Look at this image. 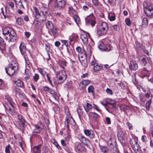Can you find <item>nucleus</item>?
<instances>
[{
  "label": "nucleus",
  "instance_id": "1",
  "mask_svg": "<svg viewBox=\"0 0 153 153\" xmlns=\"http://www.w3.org/2000/svg\"><path fill=\"white\" fill-rule=\"evenodd\" d=\"M18 67V64L16 61L12 62L7 68H5L6 73L10 76L12 75L15 73L16 71L17 70Z\"/></svg>",
  "mask_w": 153,
  "mask_h": 153
},
{
  "label": "nucleus",
  "instance_id": "2",
  "mask_svg": "<svg viewBox=\"0 0 153 153\" xmlns=\"http://www.w3.org/2000/svg\"><path fill=\"white\" fill-rule=\"evenodd\" d=\"M108 29V24L105 22L102 23L100 28L97 30V34L100 36L105 35Z\"/></svg>",
  "mask_w": 153,
  "mask_h": 153
},
{
  "label": "nucleus",
  "instance_id": "3",
  "mask_svg": "<svg viewBox=\"0 0 153 153\" xmlns=\"http://www.w3.org/2000/svg\"><path fill=\"white\" fill-rule=\"evenodd\" d=\"M66 111L68 113H67L65 120L64 121V126L65 127L67 128L68 130L69 129V124H71V125L74 126L75 125L76 123L73 118H72V119L71 120L69 119V118L70 113L69 112V110H67Z\"/></svg>",
  "mask_w": 153,
  "mask_h": 153
},
{
  "label": "nucleus",
  "instance_id": "4",
  "mask_svg": "<svg viewBox=\"0 0 153 153\" xmlns=\"http://www.w3.org/2000/svg\"><path fill=\"white\" fill-rule=\"evenodd\" d=\"M56 78L61 81L60 83H63L67 78L66 74L64 71H57L56 73Z\"/></svg>",
  "mask_w": 153,
  "mask_h": 153
},
{
  "label": "nucleus",
  "instance_id": "5",
  "mask_svg": "<svg viewBox=\"0 0 153 153\" xmlns=\"http://www.w3.org/2000/svg\"><path fill=\"white\" fill-rule=\"evenodd\" d=\"M17 117L19 122L22 125L21 126L20 125L17 126V128L19 129H20L22 132L23 133L25 130V123L26 121L23 117V116L21 114H18Z\"/></svg>",
  "mask_w": 153,
  "mask_h": 153
},
{
  "label": "nucleus",
  "instance_id": "6",
  "mask_svg": "<svg viewBox=\"0 0 153 153\" xmlns=\"http://www.w3.org/2000/svg\"><path fill=\"white\" fill-rule=\"evenodd\" d=\"M129 143L134 151L136 153L141 149V148L138 143L134 138L130 139Z\"/></svg>",
  "mask_w": 153,
  "mask_h": 153
},
{
  "label": "nucleus",
  "instance_id": "7",
  "mask_svg": "<svg viewBox=\"0 0 153 153\" xmlns=\"http://www.w3.org/2000/svg\"><path fill=\"white\" fill-rule=\"evenodd\" d=\"M86 23L88 25H91L92 26H94L96 23L95 18L93 15H90L88 16L85 19Z\"/></svg>",
  "mask_w": 153,
  "mask_h": 153
},
{
  "label": "nucleus",
  "instance_id": "8",
  "mask_svg": "<svg viewBox=\"0 0 153 153\" xmlns=\"http://www.w3.org/2000/svg\"><path fill=\"white\" fill-rule=\"evenodd\" d=\"M145 13L147 16H150L153 14V5L151 4L147 7H144Z\"/></svg>",
  "mask_w": 153,
  "mask_h": 153
},
{
  "label": "nucleus",
  "instance_id": "9",
  "mask_svg": "<svg viewBox=\"0 0 153 153\" xmlns=\"http://www.w3.org/2000/svg\"><path fill=\"white\" fill-rule=\"evenodd\" d=\"M65 3L66 0H56L55 6V7L61 9L64 7Z\"/></svg>",
  "mask_w": 153,
  "mask_h": 153
},
{
  "label": "nucleus",
  "instance_id": "10",
  "mask_svg": "<svg viewBox=\"0 0 153 153\" xmlns=\"http://www.w3.org/2000/svg\"><path fill=\"white\" fill-rule=\"evenodd\" d=\"M98 47L100 49L107 51L112 50V48L108 45H105L102 42H99Z\"/></svg>",
  "mask_w": 153,
  "mask_h": 153
},
{
  "label": "nucleus",
  "instance_id": "11",
  "mask_svg": "<svg viewBox=\"0 0 153 153\" xmlns=\"http://www.w3.org/2000/svg\"><path fill=\"white\" fill-rule=\"evenodd\" d=\"M91 65L92 66H93V69L95 71H100L102 67V66L94 60L91 61Z\"/></svg>",
  "mask_w": 153,
  "mask_h": 153
},
{
  "label": "nucleus",
  "instance_id": "12",
  "mask_svg": "<svg viewBox=\"0 0 153 153\" xmlns=\"http://www.w3.org/2000/svg\"><path fill=\"white\" fill-rule=\"evenodd\" d=\"M14 31V30L11 28L7 27L3 29V34L4 36L8 35L9 36Z\"/></svg>",
  "mask_w": 153,
  "mask_h": 153
},
{
  "label": "nucleus",
  "instance_id": "13",
  "mask_svg": "<svg viewBox=\"0 0 153 153\" xmlns=\"http://www.w3.org/2000/svg\"><path fill=\"white\" fill-rule=\"evenodd\" d=\"M79 140L82 143L86 145H88L90 144L89 140L83 136H80L79 137Z\"/></svg>",
  "mask_w": 153,
  "mask_h": 153
},
{
  "label": "nucleus",
  "instance_id": "14",
  "mask_svg": "<svg viewBox=\"0 0 153 153\" xmlns=\"http://www.w3.org/2000/svg\"><path fill=\"white\" fill-rule=\"evenodd\" d=\"M75 150L77 153L84 151L85 147L80 143L76 144L75 146Z\"/></svg>",
  "mask_w": 153,
  "mask_h": 153
},
{
  "label": "nucleus",
  "instance_id": "15",
  "mask_svg": "<svg viewBox=\"0 0 153 153\" xmlns=\"http://www.w3.org/2000/svg\"><path fill=\"white\" fill-rule=\"evenodd\" d=\"M52 34L54 38L57 37L59 35V30L55 26H53L50 29Z\"/></svg>",
  "mask_w": 153,
  "mask_h": 153
},
{
  "label": "nucleus",
  "instance_id": "16",
  "mask_svg": "<svg viewBox=\"0 0 153 153\" xmlns=\"http://www.w3.org/2000/svg\"><path fill=\"white\" fill-rule=\"evenodd\" d=\"M129 67L131 70L135 71L137 69L138 66L137 64L135 62L131 61Z\"/></svg>",
  "mask_w": 153,
  "mask_h": 153
},
{
  "label": "nucleus",
  "instance_id": "17",
  "mask_svg": "<svg viewBox=\"0 0 153 153\" xmlns=\"http://www.w3.org/2000/svg\"><path fill=\"white\" fill-rule=\"evenodd\" d=\"M9 38H8L7 37H6L5 39L7 40L9 39V41L11 42H14L16 41V34L14 31L9 36Z\"/></svg>",
  "mask_w": 153,
  "mask_h": 153
},
{
  "label": "nucleus",
  "instance_id": "18",
  "mask_svg": "<svg viewBox=\"0 0 153 153\" xmlns=\"http://www.w3.org/2000/svg\"><path fill=\"white\" fill-rule=\"evenodd\" d=\"M84 132L86 135L87 136H89L91 138H93L94 137V132L93 131L91 130H85Z\"/></svg>",
  "mask_w": 153,
  "mask_h": 153
},
{
  "label": "nucleus",
  "instance_id": "19",
  "mask_svg": "<svg viewBox=\"0 0 153 153\" xmlns=\"http://www.w3.org/2000/svg\"><path fill=\"white\" fill-rule=\"evenodd\" d=\"M6 45V43L4 42V39L0 37V50L3 53L5 50Z\"/></svg>",
  "mask_w": 153,
  "mask_h": 153
},
{
  "label": "nucleus",
  "instance_id": "20",
  "mask_svg": "<svg viewBox=\"0 0 153 153\" xmlns=\"http://www.w3.org/2000/svg\"><path fill=\"white\" fill-rule=\"evenodd\" d=\"M91 82L90 80H84L82 81L80 83L79 87L81 88L80 89H83L86 86L89 84Z\"/></svg>",
  "mask_w": 153,
  "mask_h": 153
},
{
  "label": "nucleus",
  "instance_id": "21",
  "mask_svg": "<svg viewBox=\"0 0 153 153\" xmlns=\"http://www.w3.org/2000/svg\"><path fill=\"white\" fill-rule=\"evenodd\" d=\"M5 98L6 100L8 101L9 104L12 107L14 108L16 106V105L15 103L12 101L11 97L9 96H6Z\"/></svg>",
  "mask_w": 153,
  "mask_h": 153
},
{
  "label": "nucleus",
  "instance_id": "22",
  "mask_svg": "<svg viewBox=\"0 0 153 153\" xmlns=\"http://www.w3.org/2000/svg\"><path fill=\"white\" fill-rule=\"evenodd\" d=\"M5 153H15V150L12 149L10 144L5 147Z\"/></svg>",
  "mask_w": 153,
  "mask_h": 153
},
{
  "label": "nucleus",
  "instance_id": "23",
  "mask_svg": "<svg viewBox=\"0 0 153 153\" xmlns=\"http://www.w3.org/2000/svg\"><path fill=\"white\" fill-rule=\"evenodd\" d=\"M19 49L21 54L24 55L26 51V48L24 45V43L22 42L19 46Z\"/></svg>",
  "mask_w": 153,
  "mask_h": 153
},
{
  "label": "nucleus",
  "instance_id": "24",
  "mask_svg": "<svg viewBox=\"0 0 153 153\" xmlns=\"http://www.w3.org/2000/svg\"><path fill=\"white\" fill-rule=\"evenodd\" d=\"M41 145L35 146L32 150L31 152L33 153H40V148L41 147Z\"/></svg>",
  "mask_w": 153,
  "mask_h": 153
},
{
  "label": "nucleus",
  "instance_id": "25",
  "mask_svg": "<svg viewBox=\"0 0 153 153\" xmlns=\"http://www.w3.org/2000/svg\"><path fill=\"white\" fill-rule=\"evenodd\" d=\"M80 38L84 43L86 44L87 43L88 38L86 34L85 33L81 34Z\"/></svg>",
  "mask_w": 153,
  "mask_h": 153
},
{
  "label": "nucleus",
  "instance_id": "26",
  "mask_svg": "<svg viewBox=\"0 0 153 153\" xmlns=\"http://www.w3.org/2000/svg\"><path fill=\"white\" fill-rule=\"evenodd\" d=\"M145 67L143 68V70L146 71L148 72H150L152 69L151 65L150 64V62H149L147 64L145 65Z\"/></svg>",
  "mask_w": 153,
  "mask_h": 153
},
{
  "label": "nucleus",
  "instance_id": "27",
  "mask_svg": "<svg viewBox=\"0 0 153 153\" xmlns=\"http://www.w3.org/2000/svg\"><path fill=\"white\" fill-rule=\"evenodd\" d=\"M149 62H151L149 59L146 57H143L141 60V63L144 65H145L146 64H147L149 63Z\"/></svg>",
  "mask_w": 153,
  "mask_h": 153
},
{
  "label": "nucleus",
  "instance_id": "28",
  "mask_svg": "<svg viewBox=\"0 0 153 153\" xmlns=\"http://www.w3.org/2000/svg\"><path fill=\"white\" fill-rule=\"evenodd\" d=\"M66 61L64 60H59V64L60 66L62 67L63 69L66 66Z\"/></svg>",
  "mask_w": 153,
  "mask_h": 153
},
{
  "label": "nucleus",
  "instance_id": "29",
  "mask_svg": "<svg viewBox=\"0 0 153 153\" xmlns=\"http://www.w3.org/2000/svg\"><path fill=\"white\" fill-rule=\"evenodd\" d=\"M34 126L35 128L33 132V134L39 133L41 130L40 127L37 125H34Z\"/></svg>",
  "mask_w": 153,
  "mask_h": 153
},
{
  "label": "nucleus",
  "instance_id": "30",
  "mask_svg": "<svg viewBox=\"0 0 153 153\" xmlns=\"http://www.w3.org/2000/svg\"><path fill=\"white\" fill-rule=\"evenodd\" d=\"M33 9L36 15H34L35 17L36 18H39L41 16V15L40 13L39 12L38 9L36 7H33Z\"/></svg>",
  "mask_w": 153,
  "mask_h": 153
},
{
  "label": "nucleus",
  "instance_id": "31",
  "mask_svg": "<svg viewBox=\"0 0 153 153\" xmlns=\"http://www.w3.org/2000/svg\"><path fill=\"white\" fill-rule=\"evenodd\" d=\"M148 25V20L147 18H143L142 21V26L143 27H146Z\"/></svg>",
  "mask_w": 153,
  "mask_h": 153
},
{
  "label": "nucleus",
  "instance_id": "32",
  "mask_svg": "<svg viewBox=\"0 0 153 153\" xmlns=\"http://www.w3.org/2000/svg\"><path fill=\"white\" fill-rule=\"evenodd\" d=\"M14 83L17 86L19 87H22L24 86L23 82L19 79L14 81Z\"/></svg>",
  "mask_w": 153,
  "mask_h": 153
},
{
  "label": "nucleus",
  "instance_id": "33",
  "mask_svg": "<svg viewBox=\"0 0 153 153\" xmlns=\"http://www.w3.org/2000/svg\"><path fill=\"white\" fill-rule=\"evenodd\" d=\"M6 110L11 115H13L15 113V111L14 109V108L12 109L10 108H7L5 106Z\"/></svg>",
  "mask_w": 153,
  "mask_h": 153
},
{
  "label": "nucleus",
  "instance_id": "34",
  "mask_svg": "<svg viewBox=\"0 0 153 153\" xmlns=\"http://www.w3.org/2000/svg\"><path fill=\"white\" fill-rule=\"evenodd\" d=\"M15 4H17L19 7L24 8V7L23 5L22 1L21 0H14Z\"/></svg>",
  "mask_w": 153,
  "mask_h": 153
},
{
  "label": "nucleus",
  "instance_id": "35",
  "mask_svg": "<svg viewBox=\"0 0 153 153\" xmlns=\"http://www.w3.org/2000/svg\"><path fill=\"white\" fill-rule=\"evenodd\" d=\"M87 54L85 53V54L84 55V60L83 61L80 62L82 65L84 66H85L87 65Z\"/></svg>",
  "mask_w": 153,
  "mask_h": 153
},
{
  "label": "nucleus",
  "instance_id": "36",
  "mask_svg": "<svg viewBox=\"0 0 153 153\" xmlns=\"http://www.w3.org/2000/svg\"><path fill=\"white\" fill-rule=\"evenodd\" d=\"M94 88L92 85H90L88 88V92L89 93H92L93 95H94Z\"/></svg>",
  "mask_w": 153,
  "mask_h": 153
},
{
  "label": "nucleus",
  "instance_id": "37",
  "mask_svg": "<svg viewBox=\"0 0 153 153\" xmlns=\"http://www.w3.org/2000/svg\"><path fill=\"white\" fill-rule=\"evenodd\" d=\"M61 41L63 43L64 45H65L67 47V52L68 53H69V50L68 49V46L70 45V42H68L66 40H61Z\"/></svg>",
  "mask_w": 153,
  "mask_h": 153
},
{
  "label": "nucleus",
  "instance_id": "38",
  "mask_svg": "<svg viewBox=\"0 0 153 153\" xmlns=\"http://www.w3.org/2000/svg\"><path fill=\"white\" fill-rule=\"evenodd\" d=\"M45 24L47 28L50 29H51L52 27L54 26L52 22L50 21H48Z\"/></svg>",
  "mask_w": 153,
  "mask_h": 153
},
{
  "label": "nucleus",
  "instance_id": "39",
  "mask_svg": "<svg viewBox=\"0 0 153 153\" xmlns=\"http://www.w3.org/2000/svg\"><path fill=\"white\" fill-rule=\"evenodd\" d=\"M114 145L115 146L113 147L111 151L114 153H118L119 151L117 147V144L115 142H114Z\"/></svg>",
  "mask_w": 153,
  "mask_h": 153
},
{
  "label": "nucleus",
  "instance_id": "40",
  "mask_svg": "<svg viewBox=\"0 0 153 153\" xmlns=\"http://www.w3.org/2000/svg\"><path fill=\"white\" fill-rule=\"evenodd\" d=\"M16 21L19 25H22L24 24L23 20L20 17L17 18L16 19Z\"/></svg>",
  "mask_w": 153,
  "mask_h": 153
},
{
  "label": "nucleus",
  "instance_id": "41",
  "mask_svg": "<svg viewBox=\"0 0 153 153\" xmlns=\"http://www.w3.org/2000/svg\"><path fill=\"white\" fill-rule=\"evenodd\" d=\"M91 116L94 119V120H96V119L98 118L99 117V115L97 113L92 112L91 113Z\"/></svg>",
  "mask_w": 153,
  "mask_h": 153
},
{
  "label": "nucleus",
  "instance_id": "42",
  "mask_svg": "<svg viewBox=\"0 0 153 153\" xmlns=\"http://www.w3.org/2000/svg\"><path fill=\"white\" fill-rule=\"evenodd\" d=\"M108 18L110 21H113L115 19V16L114 14H109L108 16Z\"/></svg>",
  "mask_w": 153,
  "mask_h": 153
},
{
  "label": "nucleus",
  "instance_id": "43",
  "mask_svg": "<svg viewBox=\"0 0 153 153\" xmlns=\"http://www.w3.org/2000/svg\"><path fill=\"white\" fill-rule=\"evenodd\" d=\"M74 19L77 24L79 23L80 19L79 17L77 15H75L74 16Z\"/></svg>",
  "mask_w": 153,
  "mask_h": 153
},
{
  "label": "nucleus",
  "instance_id": "44",
  "mask_svg": "<svg viewBox=\"0 0 153 153\" xmlns=\"http://www.w3.org/2000/svg\"><path fill=\"white\" fill-rule=\"evenodd\" d=\"M152 101V100L151 99L146 103V108L147 109H149V108L150 105Z\"/></svg>",
  "mask_w": 153,
  "mask_h": 153
},
{
  "label": "nucleus",
  "instance_id": "45",
  "mask_svg": "<svg viewBox=\"0 0 153 153\" xmlns=\"http://www.w3.org/2000/svg\"><path fill=\"white\" fill-rule=\"evenodd\" d=\"M91 6L90 3H88L86 5L83 6V9L85 11H87L89 7H91Z\"/></svg>",
  "mask_w": 153,
  "mask_h": 153
},
{
  "label": "nucleus",
  "instance_id": "46",
  "mask_svg": "<svg viewBox=\"0 0 153 153\" xmlns=\"http://www.w3.org/2000/svg\"><path fill=\"white\" fill-rule=\"evenodd\" d=\"M91 104L89 103H87L86 108L84 107V108L85 110V111L87 112H88L90 109L91 108Z\"/></svg>",
  "mask_w": 153,
  "mask_h": 153
},
{
  "label": "nucleus",
  "instance_id": "47",
  "mask_svg": "<svg viewBox=\"0 0 153 153\" xmlns=\"http://www.w3.org/2000/svg\"><path fill=\"white\" fill-rule=\"evenodd\" d=\"M39 71L40 73L43 76H44L45 74H47V72L42 68H40L39 69Z\"/></svg>",
  "mask_w": 153,
  "mask_h": 153
},
{
  "label": "nucleus",
  "instance_id": "48",
  "mask_svg": "<svg viewBox=\"0 0 153 153\" xmlns=\"http://www.w3.org/2000/svg\"><path fill=\"white\" fill-rule=\"evenodd\" d=\"M68 9V11L70 13H71L72 14H74L75 13V10L72 7H69Z\"/></svg>",
  "mask_w": 153,
  "mask_h": 153
},
{
  "label": "nucleus",
  "instance_id": "49",
  "mask_svg": "<svg viewBox=\"0 0 153 153\" xmlns=\"http://www.w3.org/2000/svg\"><path fill=\"white\" fill-rule=\"evenodd\" d=\"M102 152L105 153L108 150V149L105 146H102L100 148Z\"/></svg>",
  "mask_w": 153,
  "mask_h": 153
},
{
  "label": "nucleus",
  "instance_id": "50",
  "mask_svg": "<svg viewBox=\"0 0 153 153\" xmlns=\"http://www.w3.org/2000/svg\"><path fill=\"white\" fill-rule=\"evenodd\" d=\"M19 144L21 146L22 149L23 150V147L24 146L25 144L24 141L22 140H21L19 142Z\"/></svg>",
  "mask_w": 153,
  "mask_h": 153
},
{
  "label": "nucleus",
  "instance_id": "51",
  "mask_svg": "<svg viewBox=\"0 0 153 153\" xmlns=\"http://www.w3.org/2000/svg\"><path fill=\"white\" fill-rule=\"evenodd\" d=\"M84 54L82 55L81 53H80L78 55V58L80 62L83 61L84 60Z\"/></svg>",
  "mask_w": 153,
  "mask_h": 153
},
{
  "label": "nucleus",
  "instance_id": "52",
  "mask_svg": "<svg viewBox=\"0 0 153 153\" xmlns=\"http://www.w3.org/2000/svg\"><path fill=\"white\" fill-rule=\"evenodd\" d=\"M49 93L51 94L54 97V98L56 97V94L55 91L53 90L52 89H51V90L50 91Z\"/></svg>",
  "mask_w": 153,
  "mask_h": 153
},
{
  "label": "nucleus",
  "instance_id": "53",
  "mask_svg": "<svg viewBox=\"0 0 153 153\" xmlns=\"http://www.w3.org/2000/svg\"><path fill=\"white\" fill-rule=\"evenodd\" d=\"M46 76L47 77V78L48 81H49V82L50 83V84H51L52 86V82L50 79V74H47Z\"/></svg>",
  "mask_w": 153,
  "mask_h": 153
},
{
  "label": "nucleus",
  "instance_id": "54",
  "mask_svg": "<svg viewBox=\"0 0 153 153\" xmlns=\"http://www.w3.org/2000/svg\"><path fill=\"white\" fill-rule=\"evenodd\" d=\"M33 79L35 81H37L39 79V76L38 74H35L33 76Z\"/></svg>",
  "mask_w": 153,
  "mask_h": 153
},
{
  "label": "nucleus",
  "instance_id": "55",
  "mask_svg": "<svg viewBox=\"0 0 153 153\" xmlns=\"http://www.w3.org/2000/svg\"><path fill=\"white\" fill-rule=\"evenodd\" d=\"M106 92L108 94L110 95H112L113 94L112 91L109 88H107L106 89Z\"/></svg>",
  "mask_w": 153,
  "mask_h": 153
},
{
  "label": "nucleus",
  "instance_id": "56",
  "mask_svg": "<svg viewBox=\"0 0 153 153\" xmlns=\"http://www.w3.org/2000/svg\"><path fill=\"white\" fill-rule=\"evenodd\" d=\"M93 4L95 6H97L99 4L98 0H92Z\"/></svg>",
  "mask_w": 153,
  "mask_h": 153
},
{
  "label": "nucleus",
  "instance_id": "57",
  "mask_svg": "<svg viewBox=\"0 0 153 153\" xmlns=\"http://www.w3.org/2000/svg\"><path fill=\"white\" fill-rule=\"evenodd\" d=\"M54 145L56 146L59 149L61 150L62 148L59 145V144L56 141H54Z\"/></svg>",
  "mask_w": 153,
  "mask_h": 153
},
{
  "label": "nucleus",
  "instance_id": "58",
  "mask_svg": "<svg viewBox=\"0 0 153 153\" xmlns=\"http://www.w3.org/2000/svg\"><path fill=\"white\" fill-rule=\"evenodd\" d=\"M111 102L109 103L108 104L112 105H113V108H115L116 107L115 105V104L116 102L114 100H112L111 101Z\"/></svg>",
  "mask_w": 153,
  "mask_h": 153
},
{
  "label": "nucleus",
  "instance_id": "59",
  "mask_svg": "<svg viewBox=\"0 0 153 153\" xmlns=\"http://www.w3.org/2000/svg\"><path fill=\"white\" fill-rule=\"evenodd\" d=\"M125 22L126 24L128 26H129L131 24V22L129 19H126L125 20Z\"/></svg>",
  "mask_w": 153,
  "mask_h": 153
},
{
  "label": "nucleus",
  "instance_id": "60",
  "mask_svg": "<svg viewBox=\"0 0 153 153\" xmlns=\"http://www.w3.org/2000/svg\"><path fill=\"white\" fill-rule=\"evenodd\" d=\"M91 48L90 46H89L87 48L88 51V54L89 56H90L91 54Z\"/></svg>",
  "mask_w": 153,
  "mask_h": 153
},
{
  "label": "nucleus",
  "instance_id": "61",
  "mask_svg": "<svg viewBox=\"0 0 153 153\" xmlns=\"http://www.w3.org/2000/svg\"><path fill=\"white\" fill-rule=\"evenodd\" d=\"M42 14L43 16V19H41V20L42 22H44L45 21V20L46 19L47 15L45 14V13H44V12H42Z\"/></svg>",
  "mask_w": 153,
  "mask_h": 153
},
{
  "label": "nucleus",
  "instance_id": "62",
  "mask_svg": "<svg viewBox=\"0 0 153 153\" xmlns=\"http://www.w3.org/2000/svg\"><path fill=\"white\" fill-rule=\"evenodd\" d=\"M127 125L128 127V128L129 130L132 129V125L129 123V122H127Z\"/></svg>",
  "mask_w": 153,
  "mask_h": 153
},
{
  "label": "nucleus",
  "instance_id": "63",
  "mask_svg": "<svg viewBox=\"0 0 153 153\" xmlns=\"http://www.w3.org/2000/svg\"><path fill=\"white\" fill-rule=\"evenodd\" d=\"M65 24L67 26H70L72 24V22H71L69 20H68V21H66L65 22Z\"/></svg>",
  "mask_w": 153,
  "mask_h": 153
},
{
  "label": "nucleus",
  "instance_id": "64",
  "mask_svg": "<svg viewBox=\"0 0 153 153\" xmlns=\"http://www.w3.org/2000/svg\"><path fill=\"white\" fill-rule=\"evenodd\" d=\"M45 57L47 61H48L50 59V55L49 53H47L45 55Z\"/></svg>",
  "mask_w": 153,
  "mask_h": 153
}]
</instances>
